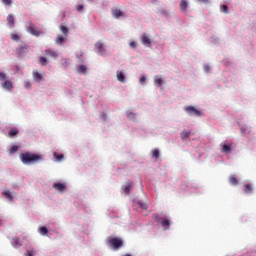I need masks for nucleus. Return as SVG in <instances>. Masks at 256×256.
<instances>
[{
    "label": "nucleus",
    "mask_w": 256,
    "mask_h": 256,
    "mask_svg": "<svg viewBox=\"0 0 256 256\" xmlns=\"http://www.w3.org/2000/svg\"><path fill=\"white\" fill-rule=\"evenodd\" d=\"M43 160L41 154H33L30 152L20 154V161L25 165H30L32 163H38Z\"/></svg>",
    "instance_id": "1"
},
{
    "label": "nucleus",
    "mask_w": 256,
    "mask_h": 256,
    "mask_svg": "<svg viewBox=\"0 0 256 256\" xmlns=\"http://www.w3.org/2000/svg\"><path fill=\"white\" fill-rule=\"evenodd\" d=\"M108 243L114 250H118L123 246V241L118 237H108Z\"/></svg>",
    "instance_id": "2"
},
{
    "label": "nucleus",
    "mask_w": 256,
    "mask_h": 256,
    "mask_svg": "<svg viewBox=\"0 0 256 256\" xmlns=\"http://www.w3.org/2000/svg\"><path fill=\"white\" fill-rule=\"evenodd\" d=\"M185 111L190 116L201 117V111L195 108L194 106H186Z\"/></svg>",
    "instance_id": "3"
},
{
    "label": "nucleus",
    "mask_w": 256,
    "mask_h": 256,
    "mask_svg": "<svg viewBox=\"0 0 256 256\" xmlns=\"http://www.w3.org/2000/svg\"><path fill=\"white\" fill-rule=\"evenodd\" d=\"M27 31H28V33H30L36 37H39L40 35L44 34V32L37 30L36 26L33 23H29V26L27 27Z\"/></svg>",
    "instance_id": "4"
},
{
    "label": "nucleus",
    "mask_w": 256,
    "mask_h": 256,
    "mask_svg": "<svg viewBox=\"0 0 256 256\" xmlns=\"http://www.w3.org/2000/svg\"><path fill=\"white\" fill-rule=\"evenodd\" d=\"M95 49H96V52H97L99 55L105 56L106 49H105L104 43H102L101 41L97 42V43L95 44Z\"/></svg>",
    "instance_id": "5"
},
{
    "label": "nucleus",
    "mask_w": 256,
    "mask_h": 256,
    "mask_svg": "<svg viewBox=\"0 0 256 256\" xmlns=\"http://www.w3.org/2000/svg\"><path fill=\"white\" fill-rule=\"evenodd\" d=\"M45 56L52 57V59H58L59 57L58 52L51 49L45 50Z\"/></svg>",
    "instance_id": "6"
},
{
    "label": "nucleus",
    "mask_w": 256,
    "mask_h": 256,
    "mask_svg": "<svg viewBox=\"0 0 256 256\" xmlns=\"http://www.w3.org/2000/svg\"><path fill=\"white\" fill-rule=\"evenodd\" d=\"M133 190V183L132 182H126V184L123 186V191L125 195H130V192Z\"/></svg>",
    "instance_id": "7"
},
{
    "label": "nucleus",
    "mask_w": 256,
    "mask_h": 256,
    "mask_svg": "<svg viewBox=\"0 0 256 256\" xmlns=\"http://www.w3.org/2000/svg\"><path fill=\"white\" fill-rule=\"evenodd\" d=\"M141 43L146 47H151V39L147 36V34L142 35Z\"/></svg>",
    "instance_id": "8"
},
{
    "label": "nucleus",
    "mask_w": 256,
    "mask_h": 256,
    "mask_svg": "<svg viewBox=\"0 0 256 256\" xmlns=\"http://www.w3.org/2000/svg\"><path fill=\"white\" fill-rule=\"evenodd\" d=\"M192 132L190 130H183L180 134L182 141H186L189 137H191Z\"/></svg>",
    "instance_id": "9"
},
{
    "label": "nucleus",
    "mask_w": 256,
    "mask_h": 256,
    "mask_svg": "<svg viewBox=\"0 0 256 256\" xmlns=\"http://www.w3.org/2000/svg\"><path fill=\"white\" fill-rule=\"evenodd\" d=\"M180 9L183 13H187L188 10V2L187 0H181L180 1Z\"/></svg>",
    "instance_id": "10"
},
{
    "label": "nucleus",
    "mask_w": 256,
    "mask_h": 256,
    "mask_svg": "<svg viewBox=\"0 0 256 256\" xmlns=\"http://www.w3.org/2000/svg\"><path fill=\"white\" fill-rule=\"evenodd\" d=\"M112 15H113V17H114L115 19H118V18H120V17H124V13L121 12L120 9H114V10H112Z\"/></svg>",
    "instance_id": "11"
},
{
    "label": "nucleus",
    "mask_w": 256,
    "mask_h": 256,
    "mask_svg": "<svg viewBox=\"0 0 256 256\" xmlns=\"http://www.w3.org/2000/svg\"><path fill=\"white\" fill-rule=\"evenodd\" d=\"M53 188H55L56 190H58L60 192H63L66 189V186L63 183H54Z\"/></svg>",
    "instance_id": "12"
},
{
    "label": "nucleus",
    "mask_w": 256,
    "mask_h": 256,
    "mask_svg": "<svg viewBox=\"0 0 256 256\" xmlns=\"http://www.w3.org/2000/svg\"><path fill=\"white\" fill-rule=\"evenodd\" d=\"M19 54H25L29 51V45L20 46L17 48Z\"/></svg>",
    "instance_id": "13"
},
{
    "label": "nucleus",
    "mask_w": 256,
    "mask_h": 256,
    "mask_svg": "<svg viewBox=\"0 0 256 256\" xmlns=\"http://www.w3.org/2000/svg\"><path fill=\"white\" fill-rule=\"evenodd\" d=\"M7 20L10 28H13L15 26V16H13L12 14H9Z\"/></svg>",
    "instance_id": "14"
},
{
    "label": "nucleus",
    "mask_w": 256,
    "mask_h": 256,
    "mask_svg": "<svg viewBox=\"0 0 256 256\" xmlns=\"http://www.w3.org/2000/svg\"><path fill=\"white\" fill-rule=\"evenodd\" d=\"M32 77L34 78V81H43V75L40 74L39 72H34L32 73Z\"/></svg>",
    "instance_id": "15"
},
{
    "label": "nucleus",
    "mask_w": 256,
    "mask_h": 256,
    "mask_svg": "<svg viewBox=\"0 0 256 256\" xmlns=\"http://www.w3.org/2000/svg\"><path fill=\"white\" fill-rule=\"evenodd\" d=\"M221 151L223 153L230 154L232 152V148H231L230 145L224 144V145H222V150Z\"/></svg>",
    "instance_id": "16"
},
{
    "label": "nucleus",
    "mask_w": 256,
    "mask_h": 256,
    "mask_svg": "<svg viewBox=\"0 0 256 256\" xmlns=\"http://www.w3.org/2000/svg\"><path fill=\"white\" fill-rule=\"evenodd\" d=\"M116 76H117V80L121 83H124L125 82V75L123 72H117L116 73Z\"/></svg>",
    "instance_id": "17"
},
{
    "label": "nucleus",
    "mask_w": 256,
    "mask_h": 256,
    "mask_svg": "<svg viewBox=\"0 0 256 256\" xmlns=\"http://www.w3.org/2000/svg\"><path fill=\"white\" fill-rule=\"evenodd\" d=\"M59 30H60L61 33L64 34V36L67 38V36H68V31H69V29L67 28V26L60 25V26H59Z\"/></svg>",
    "instance_id": "18"
},
{
    "label": "nucleus",
    "mask_w": 256,
    "mask_h": 256,
    "mask_svg": "<svg viewBox=\"0 0 256 256\" xmlns=\"http://www.w3.org/2000/svg\"><path fill=\"white\" fill-rule=\"evenodd\" d=\"M67 37H62L61 35H58L56 38V44L63 45V43L66 41Z\"/></svg>",
    "instance_id": "19"
},
{
    "label": "nucleus",
    "mask_w": 256,
    "mask_h": 256,
    "mask_svg": "<svg viewBox=\"0 0 256 256\" xmlns=\"http://www.w3.org/2000/svg\"><path fill=\"white\" fill-rule=\"evenodd\" d=\"M228 181H229V184L233 186H237L238 184V180L235 176H229Z\"/></svg>",
    "instance_id": "20"
},
{
    "label": "nucleus",
    "mask_w": 256,
    "mask_h": 256,
    "mask_svg": "<svg viewBox=\"0 0 256 256\" xmlns=\"http://www.w3.org/2000/svg\"><path fill=\"white\" fill-rule=\"evenodd\" d=\"M19 134V130H17V128H11V130L9 131V137H16Z\"/></svg>",
    "instance_id": "21"
},
{
    "label": "nucleus",
    "mask_w": 256,
    "mask_h": 256,
    "mask_svg": "<svg viewBox=\"0 0 256 256\" xmlns=\"http://www.w3.org/2000/svg\"><path fill=\"white\" fill-rule=\"evenodd\" d=\"M162 224V227H164L165 230H168L169 229V225H170V222L168 219L166 218H163L162 219V222H160Z\"/></svg>",
    "instance_id": "22"
},
{
    "label": "nucleus",
    "mask_w": 256,
    "mask_h": 256,
    "mask_svg": "<svg viewBox=\"0 0 256 256\" xmlns=\"http://www.w3.org/2000/svg\"><path fill=\"white\" fill-rule=\"evenodd\" d=\"M3 88L6 89V90H11L12 89V83L10 80H6L3 84Z\"/></svg>",
    "instance_id": "23"
},
{
    "label": "nucleus",
    "mask_w": 256,
    "mask_h": 256,
    "mask_svg": "<svg viewBox=\"0 0 256 256\" xmlns=\"http://www.w3.org/2000/svg\"><path fill=\"white\" fill-rule=\"evenodd\" d=\"M252 191H253V188L251 187L250 184L244 185V193H246V194H251Z\"/></svg>",
    "instance_id": "24"
},
{
    "label": "nucleus",
    "mask_w": 256,
    "mask_h": 256,
    "mask_svg": "<svg viewBox=\"0 0 256 256\" xmlns=\"http://www.w3.org/2000/svg\"><path fill=\"white\" fill-rule=\"evenodd\" d=\"M12 245L15 247V248H19L22 246V244L20 243L19 239L18 238H13L12 239Z\"/></svg>",
    "instance_id": "25"
},
{
    "label": "nucleus",
    "mask_w": 256,
    "mask_h": 256,
    "mask_svg": "<svg viewBox=\"0 0 256 256\" xmlns=\"http://www.w3.org/2000/svg\"><path fill=\"white\" fill-rule=\"evenodd\" d=\"M54 158L56 159L57 162H61L64 158V155L63 154H58L57 152H55L53 154Z\"/></svg>",
    "instance_id": "26"
},
{
    "label": "nucleus",
    "mask_w": 256,
    "mask_h": 256,
    "mask_svg": "<svg viewBox=\"0 0 256 256\" xmlns=\"http://www.w3.org/2000/svg\"><path fill=\"white\" fill-rule=\"evenodd\" d=\"M154 83L157 84L158 86H162L163 85V80H162L161 77L155 76Z\"/></svg>",
    "instance_id": "27"
},
{
    "label": "nucleus",
    "mask_w": 256,
    "mask_h": 256,
    "mask_svg": "<svg viewBox=\"0 0 256 256\" xmlns=\"http://www.w3.org/2000/svg\"><path fill=\"white\" fill-rule=\"evenodd\" d=\"M4 197H6L7 199L13 201V196L11 194V192L9 190H6L5 192H3Z\"/></svg>",
    "instance_id": "28"
},
{
    "label": "nucleus",
    "mask_w": 256,
    "mask_h": 256,
    "mask_svg": "<svg viewBox=\"0 0 256 256\" xmlns=\"http://www.w3.org/2000/svg\"><path fill=\"white\" fill-rule=\"evenodd\" d=\"M78 71H79L80 73H82V74H86V73H87V67H86V65H80V66L78 67Z\"/></svg>",
    "instance_id": "29"
},
{
    "label": "nucleus",
    "mask_w": 256,
    "mask_h": 256,
    "mask_svg": "<svg viewBox=\"0 0 256 256\" xmlns=\"http://www.w3.org/2000/svg\"><path fill=\"white\" fill-rule=\"evenodd\" d=\"M19 150V147L17 145H13L11 149L9 150V154H15Z\"/></svg>",
    "instance_id": "30"
},
{
    "label": "nucleus",
    "mask_w": 256,
    "mask_h": 256,
    "mask_svg": "<svg viewBox=\"0 0 256 256\" xmlns=\"http://www.w3.org/2000/svg\"><path fill=\"white\" fill-rule=\"evenodd\" d=\"M152 157L158 159L160 157V150L155 149L154 151H152Z\"/></svg>",
    "instance_id": "31"
},
{
    "label": "nucleus",
    "mask_w": 256,
    "mask_h": 256,
    "mask_svg": "<svg viewBox=\"0 0 256 256\" xmlns=\"http://www.w3.org/2000/svg\"><path fill=\"white\" fill-rule=\"evenodd\" d=\"M36 254H37V252L34 249H29L26 251L25 256H34Z\"/></svg>",
    "instance_id": "32"
},
{
    "label": "nucleus",
    "mask_w": 256,
    "mask_h": 256,
    "mask_svg": "<svg viewBox=\"0 0 256 256\" xmlns=\"http://www.w3.org/2000/svg\"><path fill=\"white\" fill-rule=\"evenodd\" d=\"M40 234L43 235V236H45L46 234H48V229H47L46 226H42V227L40 228Z\"/></svg>",
    "instance_id": "33"
},
{
    "label": "nucleus",
    "mask_w": 256,
    "mask_h": 256,
    "mask_svg": "<svg viewBox=\"0 0 256 256\" xmlns=\"http://www.w3.org/2000/svg\"><path fill=\"white\" fill-rule=\"evenodd\" d=\"M46 63H47V58L44 56L40 57V65L46 66Z\"/></svg>",
    "instance_id": "34"
},
{
    "label": "nucleus",
    "mask_w": 256,
    "mask_h": 256,
    "mask_svg": "<svg viewBox=\"0 0 256 256\" xmlns=\"http://www.w3.org/2000/svg\"><path fill=\"white\" fill-rule=\"evenodd\" d=\"M163 218H164V217H160L159 214H154V219H155V221H156L157 223L162 222V219H163Z\"/></svg>",
    "instance_id": "35"
},
{
    "label": "nucleus",
    "mask_w": 256,
    "mask_h": 256,
    "mask_svg": "<svg viewBox=\"0 0 256 256\" xmlns=\"http://www.w3.org/2000/svg\"><path fill=\"white\" fill-rule=\"evenodd\" d=\"M138 204H139L141 209L147 210V204H145L144 202H139Z\"/></svg>",
    "instance_id": "36"
},
{
    "label": "nucleus",
    "mask_w": 256,
    "mask_h": 256,
    "mask_svg": "<svg viewBox=\"0 0 256 256\" xmlns=\"http://www.w3.org/2000/svg\"><path fill=\"white\" fill-rule=\"evenodd\" d=\"M11 39L13 40V41H19V36L17 35V34H11Z\"/></svg>",
    "instance_id": "37"
},
{
    "label": "nucleus",
    "mask_w": 256,
    "mask_h": 256,
    "mask_svg": "<svg viewBox=\"0 0 256 256\" xmlns=\"http://www.w3.org/2000/svg\"><path fill=\"white\" fill-rule=\"evenodd\" d=\"M221 11H222L223 13H228V6H227V5L221 6Z\"/></svg>",
    "instance_id": "38"
},
{
    "label": "nucleus",
    "mask_w": 256,
    "mask_h": 256,
    "mask_svg": "<svg viewBox=\"0 0 256 256\" xmlns=\"http://www.w3.org/2000/svg\"><path fill=\"white\" fill-rule=\"evenodd\" d=\"M6 78L7 76L3 72H0V81H5Z\"/></svg>",
    "instance_id": "39"
},
{
    "label": "nucleus",
    "mask_w": 256,
    "mask_h": 256,
    "mask_svg": "<svg viewBox=\"0 0 256 256\" xmlns=\"http://www.w3.org/2000/svg\"><path fill=\"white\" fill-rule=\"evenodd\" d=\"M24 87H25L26 89H30V87H31L30 81H25V82H24Z\"/></svg>",
    "instance_id": "40"
},
{
    "label": "nucleus",
    "mask_w": 256,
    "mask_h": 256,
    "mask_svg": "<svg viewBox=\"0 0 256 256\" xmlns=\"http://www.w3.org/2000/svg\"><path fill=\"white\" fill-rule=\"evenodd\" d=\"M3 5H11L12 0H2Z\"/></svg>",
    "instance_id": "41"
},
{
    "label": "nucleus",
    "mask_w": 256,
    "mask_h": 256,
    "mask_svg": "<svg viewBox=\"0 0 256 256\" xmlns=\"http://www.w3.org/2000/svg\"><path fill=\"white\" fill-rule=\"evenodd\" d=\"M204 71L208 73L209 71H211V67L209 65L205 64Z\"/></svg>",
    "instance_id": "42"
},
{
    "label": "nucleus",
    "mask_w": 256,
    "mask_h": 256,
    "mask_svg": "<svg viewBox=\"0 0 256 256\" xmlns=\"http://www.w3.org/2000/svg\"><path fill=\"white\" fill-rule=\"evenodd\" d=\"M146 82V77L145 76H141L140 77V84L143 85Z\"/></svg>",
    "instance_id": "43"
},
{
    "label": "nucleus",
    "mask_w": 256,
    "mask_h": 256,
    "mask_svg": "<svg viewBox=\"0 0 256 256\" xmlns=\"http://www.w3.org/2000/svg\"><path fill=\"white\" fill-rule=\"evenodd\" d=\"M129 46H130L131 48H134V49H135V48H136V43H135V42H130V43H129Z\"/></svg>",
    "instance_id": "44"
},
{
    "label": "nucleus",
    "mask_w": 256,
    "mask_h": 256,
    "mask_svg": "<svg viewBox=\"0 0 256 256\" xmlns=\"http://www.w3.org/2000/svg\"><path fill=\"white\" fill-rule=\"evenodd\" d=\"M82 9H83V5H82V4H80V5H78V6L76 7V10H78L79 12H80Z\"/></svg>",
    "instance_id": "45"
},
{
    "label": "nucleus",
    "mask_w": 256,
    "mask_h": 256,
    "mask_svg": "<svg viewBox=\"0 0 256 256\" xmlns=\"http://www.w3.org/2000/svg\"><path fill=\"white\" fill-rule=\"evenodd\" d=\"M209 0H198L199 3L207 4Z\"/></svg>",
    "instance_id": "46"
},
{
    "label": "nucleus",
    "mask_w": 256,
    "mask_h": 256,
    "mask_svg": "<svg viewBox=\"0 0 256 256\" xmlns=\"http://www.w3.org/2000/svg\"><path fill=\"white\" fill-rule=\"evenodd\" d=\"M131 116H134V114H133V113H130V114L128 115V117H131Z\"/></svg>",
    "instance_id": "47"
},
{
    "label": "nucleus",
    "mask_w": 256,
    "mask_h": 256,
    "mask_svg": "<svg viewBox=\"0 0 256 256\" xmlns=\"http://www.w3.org/2000/svg\"><path fill=\"white\" fill-rule=\"evenodd\" d=\"M124 256H132L131 254H125Z\"/></svg>",
    "instance_id": "48"
},
{
    "label": "nucleus",
    "mask_w": 256,
    "mask_h": 256,
    "mask_svg": "<svg viewBox=\"0 0 256 256\" xmlns=\"http://www.w3.org/2000/svg\"><path fill=\"white\" fill-rule=\"evenodd\" d=\"M94 0H88V2H93Z\"/></svg>",
    "instance_id": "49"
}]
</instances>
